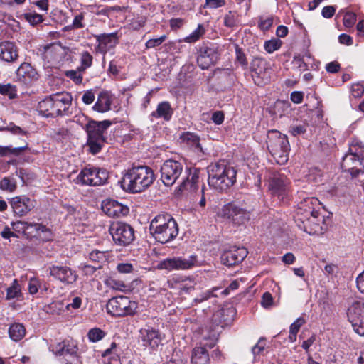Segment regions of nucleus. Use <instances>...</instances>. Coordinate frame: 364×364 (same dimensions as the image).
Wrapping results in <instances>:
<instances>
[{
	"label": "nucleus",
	"instance_id": "f257e3e1",
	"mask_svg": "<svg viewBox=\"0 0 364 364\" xmlns=\"http://www.w3.org/2000/svg\"><path fill=\"white\" fill-rule=\"evenodd\" d=\"M153 170L147 166H137L129 168L118 181L121 188L129 193H141L154 181Z\"/></svg>",
	"mask_w": 364,
	"mask_h": 364
},
{
	"label": "nucleus",
	"instance_id": "f03ea898",
	"mask_svg": "<svg viewBox=\"0 0 364 364\" xmlns=\"http://www.w3.org/2000/svg\"><path fill=\"white\" fill-rule=\"evenodd\" d=\"M208 185L210 188L224 192L236 182L237 171L224 162L211 164L208 166Z\"/></svg>",
	"mask_w": 364,
	"mask_h": 364
},
{
	"label": "nucleus",
	"instance_id": "7ed1b4c3",
	"mask_svg": "<svg viewBox=\"0 0 364 364\" xmlns=\"http://www.w3.org/2000/svg\"><path fill=\"white\" fill-rule=\"evenodd\" d=\"M149 230L154 239L161 244L172 241L178 235V224L168 213L155 216L151 221Z\"/></svg>",
	"mask_w": 364,
	"mask_h": 364
},
{
	"label": "nucleus",
	"instance_id": "20e7f679",
	"mask_svg": "<svg viewBox=\"0 0 364 364\" xmlns=\"http://www.w3.org/2000/svg\"><path fill=\"white\" fill-rule=\"evenodd\" d=\"M72 97L67 92H58L39 102L38 110L43 117H56L66 114L71 105Z\"/></svg>",
	"mask_w": 364,
	"mask_h": 364
},
{
	"label": "nucleus",
	"instance_id": "39448f33",
	"mask_svg": "<svg viewBox=\"0 0 364 364\" xmlns=\"http://www.w3.org/2000/svg\"><path fill=\"white\" fill-rule=\"evenodd\" d=\"M111 124L109 120L101 122L90 120L86 124L85 130L87 136V145L90 153L96 154L102 150L106 141L104 134Z\"/></svg>",
	"mask_w": 364,
	"mask_h": 364
},
{
	"label": "nucleus",
	"instance_id": "423d86ee",
	"mask_svg": "<svg viewBox=\"0 0 364 364\" xmlns=\"http://www.w3.org/2000/svg\"><path fill=\"white\" fill-rule=\"evenodd\" d=\"M267 148L274 158H278L282 162L287 161L290 145L285 134L277 130H270L267 134Z\"/></svg>",
	"mask_w": 364,
	"mask_h": 364
},
{
	"label": "nucleus",
	"instance_id": "0eeeda50",
	"mask_svg": "<svg viewBox=\"0 0 364 364\" xmlns=\"http://www.w3.org/2000/svg\"><path fill=\"white\" fill-rule=\"evenodd\" d=\"M108 178L109 173L104 168L85 167L80 171L74 181L76 184L96 186L105 184Z\"/></svg>",
	"mask_w": 364,
	"mask_h": 364
},
{
	"label": "nucleus",
	"instance_id": "6e6552de",
	"mask_svg": "<svg viewBox=\"0 0 364 364\" xmlns=\"http://www.w3.org/2000/svg\"><path fill=\"white\" fill-rule=\"evenodd\" d=\"M136 309L137 304L124 296L113 297L107 304V313L117 317L133 315Z\"/></svg>",
	"mask_w": 364,
	"mask_h": 364
},
{
	"label": "nucleus",
	"instance_id": "1a4fd4ad",
	"mask_svg": "<svg viewBox=\"0 0 364 364\" xmlns=\"http://www.w3.org/2000/svg\"><path fill=\"white\" fill-rule=\"evenodd\" d=\"M218 341V334L211 331L204 334L200 344L203 346L196 347L193 349L191 358V364H210V358L205 346L212 348Z\"/></svg>",
	"mask_w": 364,
	"mask_h": 364
},
{
	"label": "nucleus",
	"instance_id": "9d476101",
	"mask_svg": "<svg viewBox=\"0 0 364 364\" xmlns=\"http://www.w3.org/2000/svg\"><path fill=\"white\" fill-rule=\"evenodd\" d=\"M220 215L236 226L245 225L250 219V212L234 203L223 205Z\"/></svg>",
	"mask_w": 364,
	"mask_h": 364
},
{
	"label": "nucleus",
	"instance_id": "9b49d317",
	"mask_svg": "<svg viewBox=\"0 0 364 364\" xmlns=\"http://www.w3.org/2000/svg\"><path fill=\"white\" fill-rule=\"evenodd\" d=\"M160 172L163 183L166 186H171L182 175L183 165L176 160H166L161 166Z\"/></svg>",
	"mask_w": 364,
	"mask_h": 364
},
{
	"label": "nucleus",
	"instance_id": "f8f14e48",
	"mask_svg": "<svg viewBox=\"0 0 364 364\" xmlns=\"http://www.w3.org/2000/svg\"><path fill=\"white\" fill-rule=\"evenodd\" d=\"M268 183L272 196L281 200L287 198L290 191V181L284 174L273 172L269 178Z\"/></svg>",
	"mask_w": 364,
	"mask_h": 364
},
{
	"label": "nucleus",
	"instance_id": "ddd939ff",
	"mask_svg": "<svg viewBox=\"0 0 364 364\" xmlns=\"http://www.w3.org/2000/svg\"><path fill=\"white\" fill-rule=\"evenodd\" d=\"M109 230L113 241L118 245L127 246L134 240V230L127 223H114L110 225Z\"/></svg>",
	"mask_w": 364,
	"mask_h": 364
},
{
	"label": "nucleus",
	"instance_id": "4468645a",
	"mask_svg": "<svg viewBox=\"0 0 364 364\" xmlns=\"http://www.w3.org/2000/svg\"><path fill=\"white\" fill-rule=\"evenodd\" d=\"M347 316L355 332L364 336V303L353 302L348 309Z\"/></svg>",
	"mask_w": 364,
	"mask_h": 364
},
{
	"label": "nucleus",
	"instance_id": "2eb2a0df",
	"mask_svg": "<svg viewBox=\"0 0 364 364\" xmlns=\"http://www.w3.org/2000/svg\"><path fill=\"white\" fill-rule=\"evenodd\" d=\"M77 346L68 341L58 343L52 348L53 353L65 364H73L77 360Z\"/></svg>",
	"mask_w": 364,
	"mask_h": 364
},
{
	"label": "nucleus",
	"instance_id": "dca6fc26",
	"mask_svg": "<svg viewBox=\"0 0 364 364\" xmlns=\"http://www.w3.org/2000/svg\"><path fill=\"white\" fill-rule=\"evenodd\" d=\"M321 203L315 197L304 198L299 204L296 210L295 220H307L308 217L317 214L321 210Z\"/></svg>",
	"mask_w": 364,
	"mask_h": 364
},
{
	"label": "nucleus",
	"instance_id": "f3484780",
	"mask_svg": "<svg viewBox=\"0 0 364 364\" xmlns=\"http://www.w3.org/2000/svg\"><path fill=\"white\" fill-rule=\"evenodd\" d=\"M250 69L252 77L257 85H262L263 80L269 77L267 62L262 58H254L250 63Z\"/></svg>",
	"mask_w": 364,
	"mask_h": 364
},
{
	"label": "nucleus",
	"instance_id": "a211bd4d",
	"mask_svg": "<svg viewBox=\"0 0 364 364\" xmlns=\"http://www.w3.org/2000/svg\"><path fill=\"white\" fill-rule=\"evenodd\" d=\"M219 56L220 54L217 47L213 46L210 47L203 46L199 50L197 63L201 69L205 70L216 63Z\"/></svg>",
	"mask_w": 364,
	"mask_h": 364
},
{
	"label": "nucleus",
	"instance_id": "6ab92c4d",
	"mask_svg": "<svg viewBox=\"0 0 364 364\" xmlns=\"http://www.w3.org/2000/svg\"><path fill=\"white\" fill-rule=\"evenodd\" d=\"M93 36L97 43L96 46L97 51L103 55L114 48L118 44L119 38L118 32L102 33L94 35Z\"/></svg>",
	"mask_w": 364,
	"mask_h": 364
},
{
	"label": "nucleus",
	"instance_id": "aec40b11",
	"mask_svg": "<svg viewBox=\"0 0 364 364\" xmlns=\"http://www.w3.org/2000/svg\"><path fill=\"white\" fill-rule=\"evenodd\" d=\"M362 151V150L359 152L356 151L355 146H351L349 152L343 158L342 167L352 174L358 172V166H361L364 160Z\"/></svg>",
	"mask_w": 364,
	"mask_h": 364
},
{
	"label": "nucleus",
	"instance_id": "412c9836",
	"mask_svg": "<svg viewBox=\"0 0 364 364\" xmlns=\"http://www.w3.org/2000/svg\"><path fill=\"white\" fill-rule=\"evenodd\" d=\"M301 224H299L300 228L303 229L309 235H318L323 232L322 225L324 223V219L321 213L314 214L308 217L307 220H299Z\"/></svg>",
	"mask_w": 364,
	"mask_h": 364
},
{
	"label": "nucleus",
	"instance_id": "4be33fe9",
	"mask_svg": "<svg viewBox=\"0 0 364 364\" xmlns=\"http://www.w3.org/2000/svg\"><path fill=\"white\" fill-rule=\"evenodd\" d=\"M102 211L109 217L120 218L129 213L127 206L113 199H106L102 203Z\"/></svg>",
	"mask_w": 364,
	"mask_h": 364
},
{
	"label": "nucleus",
	"instance_id": "5701e85b",
	"mask_svg": "<svg viewBox=\"0 0 364 364\" xmlns=\"http://www.w3.org/2000/svg\"><path fill=\"white\" fill-rule=\"evenodd\" d=\"M245 247H232L225 251L221 255V262L226 266H233L241 262L247 255Z\"/></svg>",
	"mask_w": 364,
	"mask_h": 364
},
{
	"label": "nucleus",
	"instance_id": "b1692460",
	"mask_svg": "<svg viewBox=\"0 0 364 364\" xmlns=\"http://www.w3.org/2000/svg\"><path fill=\"white\" fill-rule=\"evenodd\" d=\"M17 81L29 85L38 80L39 75L36 70L28 63H23L16 72Z\"/></svg>",
	"mask_w": 364,
	"mask_h": 364
},
{
	"label": "nucleus",
	"instance_id": "393cba45",
	"mask_svg": "<svg viewBox=\"0 0 364 364\" xmlns=\"http://www.w3.org/2000/svg\"><path fill=\"white\" fill-rule=\"evenodd\" d=\"M10 205L15 215L23 216L30 212L33 208V202L26 196H19L12 198Z\"/></svg>",
	"mask_w": 364,
	"mask_h": 364
},
{
	"label": "nucleus",
	"instance_id": "a878e982",
	"mask_svg": "<svg viewBox=\"0 0 364 364\" xmlns=\"http://www.w3.org/2000/svg\"><path fill=\"white\" fill-rule=\"evenodd\" d=\"M50 274L63 283L73 284L77 279V274L67 266L53 265L49 268Z\"/></svg>",
	"mask_w": 364,
	"mask_h": 364
},
{
	"label": "nucleus",
	"instance_id": "bb28decb",
	"mask_svg": "<svg viewBox=\"0 0 364 364\" xmlns=\"http://www.w3.org/2000/svg\"><path fill=\"white\" fill-rule=\"evenodd\" d=\"M18 58V49L14 43L3 41L0 43V60L7 63H14Z\"/></svg>",
	"mask_w": 364,
	"mask_h": 364
},
{
	"label": "nucleus",
	"instance_id": "cd10ccee",
	"mask_svg": "<svg viewBox=\"0 0 364 364\" xmlns=\"http://www.w3.org/2000/svg\"><path fill=\"white\" fill-rule=\"evenodd\" d=\"M140 333L141 341L145 346H150L154 348L161 341V337L159 331L152 328L141 330Z\"/></svg>",
	"mask_w": 364,
	"mask_h": 364
},
{
	"label": "nucleus",
	"instance_id": "c85d7f7f",
	"mask_svg": "<svg viewBox=\"0 0 364 364\" xmlns=\"http://www.w3.org/2000/svg\"><path fill=\"white\" fill-rule=\"evenodd\" d=\"M63 55L62 48L55 44H50L46 46L43 54V59L52 64L60 62Z\"/></svg>",
	"mask_w": 364,
	"mask_h": 364
},
{
	"label": "nucleus",
	"instance_id": "c756f323",
	"mask_svg": "<svg viewBox=\"0 0 364 364\" xmlns=\"http://www.w3.org/2000/svg\"><path fill=\"white\" fill-rule=\"evenodd\" d=\"M173 114V110L171 104L167 101L160 102L156 107V109L152 112L150 114L151 117L162 118L164 121L168 122Z\"/></svg>",
	"mask_w": 364,
	"mask_h": 364
},
{
	"label": "nucleus",
	"instance_id": "7c9ffc66",
	"mask_svg": "<svg viewBox=\"0 0 364 364\" xmlns=\"http://www.w3.org/2000/svg\"><path fill=\"white\" fill-rule=\"evenodd\" d=\"M199 176L196 171L190 174L183 180L178 187V192L188 190L190 192H195L198 188Z\"/></svg>",
	"mask_w": 364,
	"mask_h": 364
},
{
	"label": "nucleus",
	"instance_id": "2f4dec72",
	"mask_svg": "<svg viewBox=\"0 0 364 364\" xmlns=\"http://www.w3.org/2000/svg\"><path fill=\"white\" fill-rule=\"evenodd\" d=\"M112 99L107 92H101L98 96L96 102L93 106V109L97 112H106L111 109Z\"/></svg>",
	"mask_w": 364,
	"mask_h": 364
},
{
	"label": "nucleus",
	"instance_id": "473e14b6",
	"mask_svg": "<svg viewBox=\"0 0 364 364\" xmlns=\"http://www.w3.org/2000/svg\"><path fill=\"white\" fill-rule=\"evenodd\" d=\"M176 270H187L198 266L197 256L190 255L188 257H174Z\"/></svg>",
	"mask_w": 364,
	"mask_h": 364
},
{
	"label": "nucleus",
	"instance_id": "72a5a7b5",
	"mask_svg": "<svg viewBox=\"0 0 364 364\" xmlns=\"http://www.w3.org/2000/svg\"><path fill=\"white\" fill-rule=\"evenodd\" d=\"M183 142L188 146L198 151H203L200 144V138L198 135L192 132H186L181 136Z\"/></svg>",
	"mask_w": 364,
	"mask_h": 364
},
{
	"label": "nucleus",
	"instance_id": "f704fd0d",
	"mask_svg": "<svg viewBox=\"0 0 364 364\" xmlns=\"http://www.w3.org/2000/svg\"><path fill=\"white\" fill-rule=\"evenodd\" d=\"M147 22V16L145 15L134 16L129 20L127 26L131 31H138L145 26Z\"/></svg>",
	"mask_w": 364,
	"mask_h": 364
},
{
	"label": "nucleus",
	"instance_id": "c9c22d12",
	"mask_svg": "<svg viewBox=\"0 0 364 364\" xmlns=\"http://www.w3.org/2000/svg\"><path fill=\"white\" fill-rule=\"evenodd\" d=\"M10 338L14 341L21 340L26 333L24 326L21 323L12 324L9 330Z\"/></svg>",
	"mask_w": 364,
	"mask_h": 364
},
{
	"label": "nucleus",
	"instance_id": "e433bc0d",
	"mask_svg": "<svg viewBox=\"0 0 364 364\" xmlns=\"http://www.w3.org/2000/svg\"><path fill=\"white\" fill-rule=\"evenodd\" d=\"M109 257L108 252L93 250L90 253L89 258L91 262L96 263V265H101L106 262Z\"/></svg>",
	"mask_w": 364,
	"mask_h": 364
},
{
	"label": "nucleus",
	"instance_id": "4c0bfd02",
	"mask_svg": "<svg viewBox=\"0 0 364 364\" xmlns=\"http://www.w3.org/2000/svg\"><path fill=\"white\" fill-rule=\"evenodd\" d=\"M21 295V287L17 281V279H14L11 287H8L6 289V299H18Z\"/></svg>",
	"mask_w": 364,
	"mask_h": 364
},
{
	"label": "nucleus",
	"instance_id": "58836bf2",
	"mask_svg": "<svg viewBox=\"0 0 364 364\" xmlns=\"http://www.w3.org/2000/svg\"><path fill=\"white\" fill-rule=\"evenodd\" d=\"M205 33V29L202 24H198L196 30L184 38L186 43H195L198 41Z\"/></svg>",
	"mask_w": 364,
	"mask_h": 364
},
{
	"label": "nucleus",
	"instance_id": "ea45409f",
	"mask_svg": "<svg viewBox=\"0 0 364 364\" xmlns=\"http://www.w3.org/2000/svg\"><path fill=\"white\" fill-rule=\"evenodd\" d=\"M15 225H22L23 230H28L31 228H34V230L36 231L37 233L40 232H49L48 228H46V226L40 224V223H28L25 221H18V223H15Z\"/></svg>",
	"mask_w": 364,
	"mask_h": 364
},
{
	"label": "nucleus",
	"instance_id": "a19ab883",
	"mask_svg": "<svg viewBox=\"0 0 364 364\" xmlns=\"http://www.w3.org/2000/svg\"><path fill=\"white\" fill-rule=\"evenodd\" d=\"M27 146H21L13 148L11 146H0V156H6L9 155L18 156L20 155Z\"/></svg>",
	"mask_w": 364,
	"mask_h": 364
},
{
	"label": "nucleus",
	"instance_id": "79ce46f5",
	"mask_svg": "<svg viewBox=\"0 0 364 364\" xmlns=\"http://www.w3.org/2000/svg\"><path fill=\"white\" fill-rule=\"evenodd\" d=\"M66 306L62 301H54L49 304L46 307V311L52 314H60L64 311Z\"/></svg>",
	"mask_w": 364,
	"mask_h": 364
},
{
	"label": "nucleus",
	"instance_id": "37998d69",
	"mask_svg": "<svg viewBox=\"0 0 364 364\" xmlns=\"http://www.w3.org/2000/svg\"><path fill=\"white\" fill-rule=\"evenodd\" d=\"M156 267L158 269L166 270L168 272L176 270L174 257L166 258L164 260L160 261L157 264Z\"/></svg>",
	"mask_w": 364,
	"mask_h": 364
},
{
	"label": "nucleus",
	"instance_id": "c03bdc74",
	"mask_svg": "<svg viewBox=\"0 0 364 364\" xmlns=\"http://www.w3.org/2000/svg\"><path fill=\"white\" fill-rule=\"evenodd\" d=\"M84 14L80 13L74 17V19L73 21V23L71 25L65 26L63 30L64 31H69L71 29H80L85 27L84 23Z\"/></svg>",
	"mask_w": 364,
	"mask_h": 364
},
{
	"label": "nucleus",
	"instance_id": "a18cd8bd",
	"mask_svg": "<svg viewBox=\"0 0 364 364\" xmlns=\"http://www.w3.org/2000/svg\"><path fill=\"white\" fill-rule=\"evenodd\" d=\"M196 285V282L194 279L191 277H186L183 279L179 284V289L182 292L189 293L194 289Z\"/></svg>",
	"mask_w": 364,
	"mask_h": 364
},
{
	"label": "nucleus",
	"instance_id": "49530a36",
	"mask_svg": "<svg viewBox=\"0 0 364 364\" xmlns=\"http://www.w3.org/2000/svg\"><path fill=\"white\" fill-rule=\"evenodd\" d=\"M0 93L8 96L10 99H14L17 95L16 87L10 83L6 85L0 84Z\"/></svg>",
	"mask_w": 364,
	"mask_h": 364
},
{
	"label": "nucleus",
	"instance_id": "de8ad7c7",
	"mask_svg": "<svg viewBox=\"0 0 364 364\" xmlns=\"http://www.w3.org/2000/svg\"><path fill=\"white\" fill-rule=\"evenodd\" d=\"M92 59H93V58L89 52L84 51L81 54V58H80L81 65L79 67L80 70L85 71L87 68L91 67V65L92 64Z\"/></svg>",
	"mask_w": 364,
	"mask_h": 364
},
{
	"label": "nucleus",
	"instance_id": "09e8293b",
	"mask_svg": "<svg viewBox=\"0 0 364 364\" xmlns=\"http://www.w3.org/2000/svg\"><path fill=\"white\" fill-rule=\"evenodd\" d=\"M83 71L80 70V68H78L77 70H66L65 72V75L72 80L75 84H81L82 81V73Z\"/></svg>",
	"mask_w": 364,
	"mask_h": 364
},
{
	"label": "nucleus",
	"instance_id": "8fccbe9b",
	"mask_svg": "<svg viewBox=\"0 0 364 364\" xmlns=\"http://www.w3.org/2000/svg\"><path fill=\"white\" fill-rule=\"evenodd\" d=\"M16 188V181L10 179L8 177H4L0 181V189L9 192H13Z\"/></svg>",
	"mask_w": 364,
	"mask_h": 364
},
{
	"label": "nucleus",
	"instance_id": "3c124183",
	"mask_svg": "<svg viewBox=\"0 0 364 364\" xmlns=\"http://www.w3.org/2000/svg\"><path fill=\"white\" fill-rule=\"evenodd\" d=\"M117 345L115 343H112L110 348L106 349L102 353V357L111 355L112 360L114 361V364H119V355L117 352Z\"/></svg>",
	"mask_w": 364,
	"mask_h": 364
},
{
	"label": "nucleus",
	"instance_id": "603ef678",
	"mask_svg": "<svg viewBox=\"0 0 364 364\" xmlns=\"http://www.w3.org/2000/svg\"><path fill=\"white\" fill-rule=\"evenodd\" d=\"M266 347L265 339L260 338L258 342L252 348V353L254 356V359L257 360L264 351Z\"/></svg>",
	"mask_w": 364,
	"mask_h": 364
},
{
	"label": "nucleus",
	"instance_id": "864d4df0",
	"mask_svg": "<svg viewBox=\"0 0 364 364\" xmlns=\"http://www.w3.org/2000/svg\"><path fill=\"white\" fill-rule=\"evenodd\" d=\"M237 23V16L233 11H229L224 16V25L228 28L236 26Z\"/></svg>",
	"mask_w": 364,
	"mask_h": 364
},
{
	"label": "nucleus",
	"instance_id": "5fc2aeb1",
	"mask_svg": "<svg viewBox=\"0 0 364 364\" xmlns=\"http://www.w3.org/2000/svg\"><path fill=\"white\" fill-rule=\"evenodd\" d=\"M42 287V283L41 281L36 278L32 277L29 279L28 284V291L31 294H35L38 292V289Z\"/></svg>",
	"mask_w": 364,
	"mask_h": 364
},
{
	"label": "nucleus",
	"instance_id": "6e6d98bb",
	"mask_svg": "<svg viewBox=\"0 0 364 364\" xmlns=\"http://www.w3.org/2000/svg\"><path fill=\"white\" fill-rule=\"evenodd\" d=\"M281 46L282 43L279 40H270L264 43V49L267 53H272L279 49Z\"/></svg>",
	"mask_w": 364,
	"mask_h": 364
},
{
	"label": "nucleus",
	"instance_id": "4d7b16f0",
	"mask_svg": "<svg viewBox=\"0 0 364 364\" xmlns=\"http://www.w3.org/2000/svg\"><path fill=\"white\" fill-rule=\"evenodd\" d=\"M166 35H163L156 38L149 39L145 43L146 48L151 49L158 47L161 46L166 41Z\"/></svg>",
	"mask_w": 364,
	"mask_h": 364
},
{
	"label": "nucleus",
	"instance_id": "13d9d810",
	"mask_svg": "<svg viewBox=\"0 0 364 364\" xmlns=\"http://www.w3.org/2000/svg\"><path fill=\"white\" fill-rule=\"evenodd\" d=\"M87 336L92 342H97L105 336V333L100 328H92L89 331Z\"/></svg>",
	"mask_w": 364,
	"mask_h": 364
},
{
	"label": "nucleus",
	"instance_id": "bf43d9fd",
	"mask_svg": "<svg viewBox=\"0 0 364 364\" xmlns=\"http://www.w3.org/2000/svg\"><path fill=\"white\" fill-rule=\"evenodd\" d=\"M80 268L85 275L92 276L97 269L101 268V265L81 264Z\"/></svg>",
	"mask_w": 364,
	"mask_h": 364
},
{
	"label": "nucleus",
	"instance_id": "052dcab7",
	"mask_svg": "<svg viewBox=\"0 0 364 364\" xmlns=\"http://www.w3.org/2000/svg\"><path fill=\"white\" fill-rule=\"evenodd\" d=\"M236 53V60L244 68H247V60L245 53L242 52V49L238 46L236 47L235 49Z\"/></svg>",
	"mask_w": 364,
	"mask_h": 364
},
{
	"label": "nucleus",
	"instance_id": "680f3d73",
	"mask_svg": "<svg viewBox=\"0 0 364 364\" xmlns=\"http://www.w3.org/2000/svg\"><path fill=\"white\" fill-rule=\"evenodd\" d=\"M26 20L32 25H37L43 21V17L38 14H26Z\"/></svg>",
	"mask_w": 364,
	"mask_h": 364
},
{
	"label": "nucleus",
	"instance_id": "e2e57ef3",
	"mask_svg": "<svg viewBox=\"0 0 364 364\" xmlns=\"http://www.w3.org/2000/svg\"><path fill=\"white\" fill-rule=\"evenodd\" d=\"M307 126L305 124L295 125L290 127V133L296 136L304 134L306 132Z\"/></svg>",
	"mask_w": 364,
	"mask_h": 364
},
{
	"label": "nucleus",
	"instance_id": "0e129e2a",
	"mask_svg": "<svg viewBox=\"0 0 364 364\" xmlns=\"http://www.w3.org/2000/svg\"><path fill=\"white\" fill-rule=\"evenodd\" d=\"M225 5V0H205L204 7L217 9Z\"/></svg>",
	"mask_w": 364,
	"mask_h": 364
},
{
	"label": "nucleus",
	"instance_id": "69168bd1",
	"mask_svg": "<svg viewBox=\"0 0 364 364\" xmlns=\"http://www.w3.org/2000/svg\"><path fill=\"white\" fill-rule=\"evenodd\" d=\"M95 98V95L92 90L85 91L82 97V102L86 105L92 104Z\"/></svg>",
	"mask_w": 364,
	"mask_h": 364
},
{
	"label": "nucleus",
	"instance_id": "338daca9",
	"mask_svg": "<svg viewBox=\"0 0 364 364\" xmlns=\"http://www.w3.org/2000/svg\"><path fill=\"white\" fill-rule=\"evenodd\" d=\"M305 323V320L302 317L298 318L289 327V331L297 333L300 328Z\"/></svg>",
	"mask_w": 364,
	"mask_h": 364
},
{
	"label": "nucleus",
	"instance_id": "774afa93",
	"mask_svg": "<svg viewBox=\"0 0 364 364\" xmlns=\"http://www.w3.org/2000/svg\"><path fill=\"white\" fill-rule=\"evenodd\" d=\"M117 269L120 273L127 274L134 270V267L131 263H120L117 266Z\"/></svg>",
	"mask_w": 364,
	"mask_h": 364
}]
</instances>
